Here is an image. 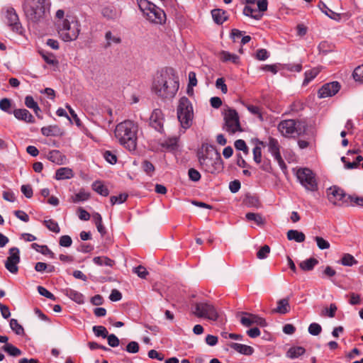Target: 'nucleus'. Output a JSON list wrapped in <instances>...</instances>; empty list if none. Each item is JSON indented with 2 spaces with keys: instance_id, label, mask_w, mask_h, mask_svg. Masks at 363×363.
<instances>
[{
  "instance_id": "f257e3e1",
  "label": "nucleus",
  "mask_w": 363,
  "mask_h": 363,
  "mask_svg": "<svg viewBox=\"0 0 363 363\" xmlns=\"http://www.w3.org/2000/svg\"><path fill=\"white\" fill-rule=\"evenodd\" d=\"M179 86L178 77L173 69L162 71L154 79L152 89L158 96L163 99L173 98Z\"/></svg>"
},
{
  "instance_id": "f03ea898",
  "label": "nucleus",
  "mask_w": 363,
  "mask_h": 363,
  "mask_svg": "<svg viewBox=\"0 0 363 363\" xmlns=\"http://www.w3.org/2000/svg\"><path fill=\"white\" fill-rule=\"evenodd\" d=\"M138 124L130 120L118 123L115 128V136L121 145L129 151H134L137 147Z\"/></svg>"
},
{
  "instance_id": "7ed1b4c3",
  "label": "nucleus",
  "mask_w": 363,
  "mask_h": 363,
  "mask_svg": "<svg viewBox=\"0 0 363 363\" xmlns=\"http://www.w3.org/2000/svg\"><path fill=\"white\" fill-rule=\"evenodd\" d=\"M201 168L211 174H216L223 169V163L220 153L213 146L206 147L205 153H198Z\"/></svg>"
},
{
  "instance_id": "20e7f679",
  "label": "nucleus",
  "mask_w": 363,
  "mask_h": 363,
  "mask_svg": "<svg viewBox=\"0 0 363 363\" xmlns=\"http://www.w3.org/2000/svg\"><path fill=\"white\" fill-rule=\"evenodd\" d=\"M56 27L60 38L65 42L75 40L80 33V23L73 16H67L65 20L57 21Z\"/></svg>"
},
{
  "instance_id": "39448f33",
  "label": "nucleus",
  "mask_w": 363,
  "mask_h": 363,
  "mask_svg": "<svg viewBox=\"0 0 363 363\" xmlns=\"http://www.w3.org/2000/svg\"><path fill=\"white\" fill-rule=\"evenodd\" d=\"M278 130L285 138L301 135L306 133L308 124L304 119H287L281 121L277 126Z\"/></svg>"
},
{
  "instance_id": "423d86ee",
  "label": "nucleus",
  "mask_w": 363,
  "mask_h": 363,
  "mask_svg": "<svg viewBox=\"0 0 363 363\" xmlns=\"http://www.w3.org/2000/svg\"><path fill=\"white\" fill-rule=\"evenodd\" d=\"M193 115L191 101L186 96L182 97L177 107V118L182 128L186 129L191 126Z\"/></svg>"
},
{
  "instance_id": "0eeeda50",
  "label": "nucleus",
  "mask_w": 363,
  "mask_h": 363,
  "mask_svg": "<svg viewBox=\"0 0 363 363\" xmlns=\"http://www.w3.org/2000/svg\"><path fill=\"white\" fill-rule=\"evenodd\" d=\"M23 7L26 17L30 21L36 22L45 13V0H25Z\"/></svg>"
},
{
  "instance_id": "6e6552de",
  "label": "nucleus",
  "mask_w": 363,
  "mask_h": 363,
  "mask_svg": "<svg viewBox=\"0 0 363 363\" xmlns=\"http://www.w3.org/2000/svg\"><path fill=\"white\" fill-rule=\"evenodd\" d=\"M193 313L198 318H205L216 321L220 315L213 305L208 302H199L194 305Z\"/></svg>"
},
{
  "instance_id": "1a4fd4ad",
  "label": "nucleus",
  "mask_w": 363,
  "mask_h": 363,
  "mask_svg": "<svg viewBox=\"0 0 363 363\" xmlns=\"http://www.w3.org/2000/svg\"><path fill=\"white\" fill-rule=\"evenodd\" d=\"M296 177L301 184L308 191H315L318 190V182L315 175L308 168H300L296 172Z\"/></svg>"
},
{
  "instance_id": "9d476101",
  "label": "nucleus",
  "mask_w": 363,
  "mask_h": 363,
  "mask_svg": "<svg viewBox=\"0 0 363 363\" xmlns=\"http://www.w3.org/2000/svg\"><path fill=\"white\" fill-rule=\"evenodd\" d=\"M224 130L230 134H234L239 131L242 132V130L240 126L239 116L235 109L228 108L224 112Z\"/></svg>"
},
{
  "instance_id": "9b49d317",
  "label": "nucleus",
  "mask_w": 363,
  "mask_h": 363,
  "mask_svg": "<svg viewBox=\"0 0 363 363\" xmlns=\"http://www.w3.org/2000/svg\"><path fill=\"white\" fill-rule=\"evenodd\" d=\"M20 262V251L18 247H13L9 250V256L5 262V267L12 274L18 272V264Z\"/></svg>"
},
{
  "instance_id": "f8f14e48",
  "label": "nucleus",
  "mask_w": 363,
  "mask_h": 363,
  "mask_svg": "<svg viewBox=\"0 0 363 363\" xmlns=\"http://www.w3.org/2000/svg\"><path fill=\"white\" fill-rule=\"evenodd\" d=\"M241 315L240 323L245 327H250L254 324L264 327L267 325V322L264 318L252 313L247 312H240L238 315Z\"/></svg>"
},
{
  "instance_id": "ddd939ff",
  "label": "nucleus",
  "mask_w": 363,
  "mask_h": 363,
  "mask_svg": "<svg viewBox=\"0 0 363 363\" xmlns=\"http://www.w3.org/2000/svg\"><path fill=\"white\" fill-rule=\"evenodd\" d=\"M268 147L269 151L271 152L274 160L277 162L281 170L285 172L287 169V167L280 154V145L278 140L276 138L272 137L269 138Z\"/></svg>"
},
{
  "instance_id": "4468645a",
  "label": "nucleus",
  "mask_w": 363,
  "mask_h": 363,
  "mask_svg": "<svg viewBox=\"0 0 363 363\" xmlns=\"http://www.w3.org/2000/svg\"><path fill=\"white\" fill-rule=\"evenodd\" d=\"M327 196L329 201L334 205H339L340 201L347 202V196L343 191V189H340L338 186H333L327 189Z\"/></svg>"
},
{
  "instance_id": "2eb2a0df",
  "label": "nucleus",
  "mask_w": 363,
  "mask_h": 363,
  "mask_svg": "<svg viewBox=\"0 0 363 363\" xmlns=\"http://www.w3.org/2000/svg\"><path fill=\"white\" fill-rule=\"evenodd\" d=\"M6 21L9 26L11 28L13 31L21 33L22 26L19 22L18 16L13 8H8L6 11Z\"/></svg>"
},
{
  "instance_id": "dca6fc26",
  "label": "nucleus",
  "mask_w": 363,
  "mask_h": 363,
  "mask_svg": "<svg viewBox=\"0 0 363 363\" xmlns=\"http://www.w3.org/2000/svg\"><path fill=\"white\" fill-rule=\"evenodd\" d=\"M145 17L150 22L156 24H162L166 21V14L164 11L155 4L146 14Z\"/></svg>"
},
{
  "instance_id": "f3484780",
  "label": "nucleus",
  "mask_w": 363,
  "mask_h": 363,
  "mask_svg": "<svg viewBox=\"0 0 363 363\" xmlns=\"http://www.w3.org/2000/svg\"><path fill=\"white\" fill-rule=\"evenodd\" d=\"M340 89V84L337 82H333L324 84L318 91V97L326 98L335 95Z\"/></svg>"
},
{
  "instance_id": "a211bd4d",
  "label": "nucleus",
  "mask_w": 363,
  "mask_h": 363,
  "mask_svg": "<svg viewBox=\"0 0 363 363\" xmlns=\"http://www.w3.org/2000/svg\"><path fill=\"white\" fill-rule=\"evenodd\" d=\"M164 116L162 111L159 108L155 109L150 117V125L157 131H163Z\"/></svg>"
},
{
  "instance_id": "6ab92c4d",
  "label": "nucleus",
  "mask_w": 363,
  "mask_h": 363,
  "mask_svg": "<svg viewBox=\"0 0 363 363\" xmlns=\"http://www.w3.org/2000/svg\"><path fill=\"white\" fill-rule=\"evenodd\" d=\"M290 311L289 298L279 299L277 301V308H274L272 312L273 313H279L281 315L286 314Z\"/></svg>"
},
{
  "instance_id": "aec40b11",
  "label": "nucleus",
  "mask_w": 363,
  "mask_h": 363,
  "mask_svg": "<svg viewBox=\"0 0 363 363\" xmlns=\"http://www.w3.org/2000/svg\"><path fill=\"white\" fill-rule=\"evenodd\" d=\"M14 116L21 121H23L28 123H33L35 122L34 117L27 109H16L13 111Z\"/></svg>"
},
{
  "instance_id": "412c9836",
  "label": "nucleus",
  "mask_w": 363,
  "mask_h": 363,
  "mask_svg": "<svg viewBox=\"0 0 363 363\" xmlns=\"http://www.w3.org/2000/svg\"><path fill=\"white\" fill-rule=\"evenodd\" d=\"M48 160L57 164H63L65 163L66 157L59 150H53L49 152Z\"/></svg>"
},
{
  "instance_id": "4be33fe9",
  "label": "nucleus",
  "mask_w": 363,
  "mask_h": 363,
  "mask_svg": "<svg viewBox=\"0 0 363 363\" xmlns=\"http://www.w3.org/2000/svg\"><path fill=\"white\" fill-rule=\"evenodd\" d=\"M106 44L104 45L105 48H108L113 45H118L121 43V38L118 34H114L111 30L106 31L105 33Z\"/></svg>"
},
{
  "instance_id": "5701e85b",
  "label": "nucleus",
  "mask_w": 363,
  "mask_h": 363,
  "mask_svg": "<svg viewBox=\"0 0 363 363\" xmlns=\"http://www.w3.org/2000/svg\"><path fill=\"white\" fill-rule=\"evenodd\" d=\"M229 346L235 351L245 355H251L254 352V349L252 347L246 345L231 342Z\"/></svg>"
},
{
  "instance_id": "b1692460",
  "label": "nucleus",
  "mask_w": 363,
  "mask_h": 363,
  "mask_svg": "<svg viewBox=\"0 0 363 363\" xmlns=\"http://www.w3.org/2000/svg\"><path fill=\"white\" fill-rule=\"evenodd\" d=\"M41 133L45 136H60L62 130L57 125H49L41 128Z\"/></svg>"
},
{
  "instance_id": "393cba45",
  "label": "nucleus",
  "mask_w": 363,
  "mask_h": 363,
  "mask_svg": "<svg viewBox=\"0 0 363 363\" xmlns=\"http://www.w3.org/2000/svg\"><path fill=\"white\" fill-rule=\"evenodd\" d=\"M211 15L214 22L218 25L223 24L228 18L226 12L219 9L212 10Z\"/></svg>"
},
{
  "instance_id": "a878e982",
  "label": "nucleus",
  "mask_w": 363,
  "mask_h": 363,
  "mask_svg": "<svg viewBox=\"0 0 363 363\" xmlns=\"http://www.w3.org/2000/svg\"><path fill=\"white\" fill-rule=\"evenodd\" d=\"M73 171L68 167H61L55 172V178L57 180L68 179L73 177Z\"/></svg>"
},
{
  "instance_id": "bb28decb",
  "label": "nucleus",
  "mask_w": 363,
  "mask_h": 363,
  "mask_svg": "<svg viewBox=\"0 0 363 363\" xmlns=\"http://www.w3.org/2000/svg\"><path fill=\"white\" fill-rule=\"evenodd\" d=\"M101 14L108 20H115L119 17V12L113 6H106L102 9Z\"/></svg>"
},
{
  "instance_id": "cd10ccee",
  "label": "nucleus",
  "mask_w": 363,
  "mask_h": 363,
  "mask_svg": "<svg viewBox=\"0 0 363 363\" xmlns=\"http://www.w3.org/2000/svg\"><path fill=\"white\" fill-rule=\"evenodd\" d=\"M306 352V350L304 347L301 346H294L290 347L286 352V357L290 359H296L298 358Z\"/></svg>"
},
{
  "instance_id": "c85d7f7f",
  "label": "nucleus",
  "mask_w": 363,
  "mask_h": 363,
  "mask_svg": "<svg viewBox=\"0 0 363 363\" xmlns=\"http://www.w3.org/2000/svg\"><path fill=\"white\" fill-rule=\"evenodd\" d=\"M89 198L90 193L86 191L84 189H81L78 193L71 196L70 201L72 203H77L80 201H87Z\"/></svg>"
},
{
  "instance_id": "c756f323",
  "label": "nucleus",
  "mask_w": 363,
  "mask_h": 363,
  "mask_svg": "<svg viewBox=\"0 0 363 363\" xmlns=\"http://www.w3.org/2000/svg\"><path fill=\"white\" fill-rule=\"evenodd\" d=\"M65 294L72 300L77 303H83L84 302V297L82 294L72 289H67Z\"/></svg>"
},
{
  "instance_id": "7c9ffc66",
  "label": "nucleus",
  "mask_w": 363,
  "mask_h": 363,
  "mask_svg": "<svg viewBox=\"0 0 363 363\" xmlns=\"http://www.w3.org/2000/svg\"><path fill=\"white\" fill-rule=\"evenodd\" d=\"M287 239L297 242H302L305 240L306 236L303 233L297 230H289L287 232Z\"/></svg>"
},
{
  "instance_id": "2f4dec72",
  "label": "nucleus",
  "mask_w": 363,
  "mask_h": 363,
  "mask_svg": "<svg viewBox=\"0 0 363 363\" xmlns=\"http://www.w3.org/2000/svg\"><path fill=\"white\" fill-rule=\"evenodd\" d=\"M92 189L104 196H107L109 194L108 188L101 181L94 182L92 184Z\"/></svg>"
},
{
  "instance_id": "473e14b6",
  "label": "nucleus",
  "mask_w": 363,
  "mask_h": 363,
  "mask_svg": "<svg viewBox=\"0 0 363 363\" xmlns=\"http://www.w3.org/2000/svg\"><path fill=\"white\" fill-rule=\"evenodd\" d=\"M1 349L4 352L8 353L9 355L13 356V357H18V356L21 355V354H22V352L21 350H19L18 347H16V346L13 345L12 344H10V343L5 344L1 347Z\"/></svg>"
},
{
  "instance_id": "72a5a7b5",
  "label": "nucleus",
  "mask_w": 363,
  "mask_h": 363,
  "mask_svg": "<svg viewBox=\"0 0 363 363\" xmlns=\"http://www.w3.org/2000/svg\"><path fill=\"white\" fill-rule=\"evenodd\" d=\"M318 263V261L315 258L312 257L301 262L299 264V267L303 271H311Z\"/></svg>"
},
{
  "instance_id": "f704fd0d",
  "label": "nucleus",
  "mask_w": 363,
  "mask_h": 363,
  "mask_svg": "<svg viewBox=\"0 0 363 363\" xmlns=\"http://www.w3.org/2000/svg\"><path fill=\"white\" fill-rule=\"evenodd\" d=\"M220 57L223 62H232L234 64H237L239 61V57L235 54H232L227 51H221L220 53Z\"/></svg>"
},
{
  "instance_id": "c9c22d12",
  "label": "nucleus",
  "mask_w": 363,
  "mask_h": 363,
  "mask_svg": "<svg viewBox=\"0 0 363 363\" xmlns=\"http://www.w3.org/2000/svg\"><path fill=\"white\" fill-rule=\"evenodd\" d=\"M243 13L244 15L250 16L251 18L256 20H260L263 16L262 13L257 12L256 9L250 6H245L244 7Z\"/></svg>"
},
{
  "instance_id": "e433bc0d",
  "label": "nucleus",
  "mask_w": 363,
  "mask_h": 363,
  "mask_svg": "<svg viewBox=\"0 0 363 363\" xmlns=\"http://www.w3.org/2000/svg\"><path fill=\"white\" fill-rule=\"evenodd\" d=\"M318 7L320 9V10L324 12L328 17L330 18L338 21L340 20V14L333 11L327 7V6L322 1L319 2Z\"/></svg>"
},
{
  "instance_id": "4c0bfd02",
  "label": "nucleus",
  "mask_w": 363,
  "mask_h": 363,
  "mask_svg": "<svg viewBox=\"0 0 363 363\" xmlns=\"http://www.w3.org/2000/svg\"><path fill=\"white\" fill-rule=\"evenodd\" d=\"M245 217L247 220L254 221L258 225H262L264 223V219L259 213H247Z\"/></svg>"
},
{
  "instance_id": "58836bf2",
  "label": "nucleus",
  "mask_w": 363,
  "mask_h": 363,
  "mask_svg": "<svg viewBox=\"0 0 363 363\" xmlns=\"http://www.w3.org/2000/svg\"><path fill=\"white\" fill-rule=\"evenodd\" d=\"M138 4L145 16L150 11L152 6H154V4L147 0H138Z\"/></svg>"
},
{
  "instance_id": "ea45409f",
  "label": "nucleus",
  "mask_w": 363,
  "mask_h": 363,
  "mask_svg": "<svg viewBox=\"0 0 363 363\" xmlns=\"http://www.w3.org/2000/svg\"><path fill=\"white\" fill-rule=\"evenodd\" d=\"M340 262L344 266L351 267L357 264V260L350 254H344Z\"/></svg>"
},
{
  "instance_id": "a19ab883",
  "label": "nucleus",
  "mask_w": 363,
  "mask_h": 363,
  "mask_svg": "<svg viewBox=\"0 0 363 363\" xmlns=\"http://www.w3.org/2000/svg\"><path fill=\"white\" fill-rule=\"evenodd\" d=\"M10 327L13 331L18 335H25L24 329L21 325H20L16 319L12 318L10 320Z\"/></svg>"
},
{
  "instance_id": "79ce46f5",
  "label": "nucleus",
  "mask_w": 363,
  "mask_h": 363,
  "mask_svg": "<svg viewBox=\"0 0 363 363\" xmlns=\"http://www.w3.org/2000/svg\"><path fill=\"white\" fill-rule=\"evenodd\" d=\"M93 261L96 264L99 266L106 265L112 267L114 264V261L107 257H96L94 258Z\"/></svg>"
},
{
  "instance_id": "37998d69",
  "label": "nucleus",
  "mask_w": 363,
  "mask_h": 363,
  "mask_svg": "<svg viewBox=\"0 0 363 363\" xmlns=\"http://www.w3.org/2000/svg\"><path fill=\"white\" fill-rule=\"evenodd\" d=\"M40 54L41 55L43 60L49 65H57L58 62L56 60L55 55L52 53L41 50L40 51Z\"/></svg>"
},
{
  "instance_id": "c03bdc74",
  "label": "nucleus",
  "mask_w": 363,
  "mask_h": 363,
  "mask_svg": "<svg viewBox=\"0 0 363 363\" xmlns=\"http://www.w3.org/2000/svg\"><path fill=\"white\" fill-rule=\"evenodd\" d=\"M320 72V69L318 67H315L312 69L306 71L305 72V79L303 81V84H308L312 79H313Z\"/></svg>"
},
{
  "instance_id": "a18cd8bd",
  "label": "nucleus",
  "mask_w": 363,
  "mask_h": 363,
  "mask_svg": "<svg viewBox=\"0 0 363 363\" xmlns=\"http://www.w3.org/2000/svg\"><path fill=\"white\" fill-rule=\"evenodd\" d=\"M43 223L50 231L55 233H60V228L58 223L55 220L52 219L45 220H43Z\"/></svg>"
},
{
  "instance_id": "49530a36",
  "label": "nucleus",
  "mask_w": 363,
  "mask_h": 363,
  "mask_svg": "<svg viewBox=\"0 0 363 363\" xmlns=\"http://www.w3.org/2000/svg\"><path fill=\"white\" fill-rule=\"evenodd\" d=\"M92 330L96 336L102 337L103 338H106L108 334L106 328L102 325H95L93 327Z\"/></svg>"
},
{
  "instance_id": "de8ad7c7",
  "label": "nucleus",
  "mask_w": 363,
  "mask_h": 363,
  "mask_svg": "<svg viewBox=\"0 0 363 363\" xmlns=\"http://www.w3.org/2000/svg\"><path fill=\"white\" fill-rule=\"evenodd\" d=\"M128 197V195L125 193L119 194L118 196H112L110 198V201L112 205L120 204L124 203Z\"/></svg>"
},
{
  "instance_id": "09e8293b",
  "label": "nucleus",
  "mask_w": 363,
  "mask_h": 363,
  "mask_svg": "<svg viewBox=\"0 0 363 363\" xmlns=\"http://www.w3.org/2000/svg\"><path fill=\"white\" fill-rule=\"evenodd\" d=\"M352 76L356 82L363 83V65L354 69Z\"/></svg>"
},
{
  "instance_id": "8fccbe9b",
  "label": "nucleus",
  "mask_w": 363,
  "mask_h": 363,
  "mask_svg": "<svg viewBox=\"0 0 363 363\" xmlns=\"http://www.w3.org/2000/svg\"><path fill=\"white\" fill-rule=\"evenodd\" d=\"M270 252V247L267 245L262 246L257 252V257L259 259H263L267 257Z\"/></svg>"
},
{
  "instance_id": "3c124183",
  "label": "nucleus",
  "mask_w": 363,
  "mask_h": 363,
  "mask_svg": "<svg viewBox=\"0 0 363 363\" xmlns=\"http://www.w3.org/2000/svg\"><path fill=\"white\" fill-rule=\"evenodd\" d=\"M314 239L319 249L327 250L330 248V243L322 237L316 236L314 238Z\"/></svg>"
},
{
  "instance_id": "603ef678",
  "label": "nucleus",
  "mask_w": 363,
  "mask_h": 363,
  "mask_svg": "<svg viewBox=\"0 0 363 363\" xmlns=\"http://www.w3.org/2000/svg\"><path fill=\"white\" fill-rule=\"evenodd\" d=\"M337 309V308L336 305L335 303H331L330 305L329 308H325L324 310H323L321 315H327L330 318H333L335 315Z\"/></svg>"
},
{
  "instance_id": "864d4df0",
  "label": "nucleus",
  "mask_w": 363,
  "mask_h": 363,
  "mask_svg": "<svg viewBox=\"0 0 363 363\" xmlns=\"http://www.w3.org/2000/svg\"><path fill=\"white\" fill-rule=\"evenodd\" d=\"M197 85L196 75L194 72H190L189 73V85H188V94L190 92L193 93V89L190 90V87H193Z\"/></svg>"
},
{
  "instance_id": "5fc2aeb1",
  "label": "nucleus",
  "mask_w": 363,
  "mask_h": 363,
  "mask_svg": "<svg viewBox=\"0 0 363 363\" xmlns=\"http://www.w3.org/2000/svg\"><path fill=\"white\" fill-rule=\"evenodd\" d=\"M321 331L322 328L318 323H313L308 327V333L312 335H318Z\"/></svg>"
},
{
  "instance_id": "6e6d98bb",
  "label": "nucleus",
  "mask_w": 363,
  "mask_h": 363,
  "mask_svg": "<svg viewBox=\"0 0 363 363\" xmlns=\"http://www.w3.org/2000/svg\"><path fill=\"white\" fill-rule=\"evenodd\" d=\"M104 159L110 164H114L117 162V157L111 151L106 150L104 152Z\"/></svg>"
},
{
  "instance_id": "4d7b16f0",
  "label": "nucleus",
  "mask_w": 363,
  "mask_h": 363,
  "mask_svg": "<svg viewBox=\"0 0 363 363\" xmlns=\"http://www.w3.org/2000/svg\"><path fill=\"white\" fill-rule=\"evenodd\" d=\"M142 167L145 173H147L148 175H152V173L155 171V167L154 165L147 160H145L142 164Z\"/></svg>"
},
{
  "instance_id": "13d9d810",
  "label": "nucleus",
  "mask_w": 363,
  "mask_h": 363,
  "mask_svg": "<svg viewBox=\"0 0 363 363\" xmlns=\"http://www.w3.org/2000/svg\"><path fill=\"white\" fill-rule=\"evenodd\" d=\"M139 349H140L139 344L135 341L130 342L125 347V350L128 352L133 353V354L137 353L139 351Z\"/></svg>"
},
{
  "instance_id": "bf43d9fd",
  "label": "nucleus",
  "mask_w": 363,
  "mask_h": 363,
  "mask_svg": "<svg viewBox=\"0 0 363 363\" xmlns=\"http://www.w3.org/2000/svg\"><path fill=\"white\" fill-rule=\"evenodd\" d=\"M11 100L7 99V98H4V99H2L1 100H0V109L5 111V112H7V113H10V108H11Z\"/></svg>"
},
{
  "instance_id": "052dcab7",
  "label": "nucleus",
  "mask_w": 363,
  "mask_h": 363,
  "mask_svg": "<svg viewBox=\"0 0 363 363\" xmlns=\"http://www.w3.org/2000/svg\"><path fill=\"white\" fill-rule=\"evenodd\" d=\"M38 291L41 296H43L48 298H50L53 301H55L56 299L54 294H52L51 292H50L48 290H47L43 286H38Z\"/></svg>"
},
{
  "instance_id": "680f3d73",
  "label": "nucleus",
  "mask_w": 363,
  "mask_h": 363,
  "mask_svg": "<svg viewBox=\"0 0 363 363\" xmlns=\"http://www.w3.org/2000/svg\"><path fill=\"white\" fill-rule=\"evenodd\" d=\"M189 179L193 182H198L201 179V174L194 168H190L188 171Z\"/></svg>"
},
{
  "instance_id": "e2e57ef3",
  "label": "nucleus",
  "mask_w": 363,
  "mask_h": 363,
  "mask_svg": "<svg viewBox=\"0 0 363 363\" xmlns=\"http://www.w3.org/2000/svg\"><path fill=\"white\" fill-rule=\"evenodd\" d=\"M235 147L237 150H242L245 154L248 153V147L243 140L239 139L235 142Z\"/></svg>"
},
{
  "instance_id": "0e129e2a",
  "label": "nucleus",
  "mask_w": 363,
  "mask_h": 363,
  "mask_svg": "<svg viewBox=\"0 0 363 363\" xmlns=\"http://www.w3.org/2000/svg\"><path fill=\"white\" fill-rule=\"evenodd\" d=\"M133 272L137 274V275L142 278V279H145L146 277V276L148 274V272L147 271V269H145V267H144L143 266H138L137 267H135L133 269Z\"/></svg>"
},
{
  "instance_id": "69168bd1",
  "label": "nucleus",
  "mask_w": 363,
  "mask_h": 363,
  "mask_svg": "<svg viewBox=\"0 0 363 363\" xmlns=\"http://www.w3.org/2000/svg\"><path fill=\"white\" fill-rule=\"evenodd\" d=\"M252 152H253L254 161L256 163H257V164L261 163V162H262V150H261V147H259L258 146L255 147L253 148Z\"/></svg>"
},
{
  "instance_id": "338daca9",
  "label": "nucleus",
  "mask_w": 363,
  "mask_h": 363,
  "mask_svg": "<svg viewBox=\"0 0 363 363\" xmlns=\"http://www.w3.org/2000/svg\"><path fill=\"white\" fill-rule=\"evenodd\" d=\"M60 245L62 247H70L72 243V240L69 235H62L60 238Z\"/></svg>"
},
{
  "instance_id": "774afa93",
  "label": "nucleus",
  "mask_w": 363,
  "mask_h": 363,
  "mask_svg": "<svg viewBox=\"0 0 363 363\" xmlns=\"http://www.w3.org/2000/svg\"><path fill=\"white\" fill-rule=\"evenodd\" d=\"M106 337L109 346L116 347L119 345L120 341L114 334L108 335Z\"/></svg>"
}]
</instances>
